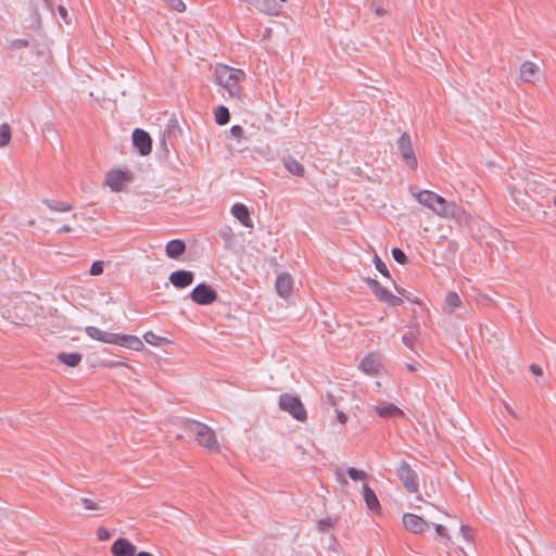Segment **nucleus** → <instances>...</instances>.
I'll return each mask as SVG.
<instances>
[{"label": "nucleus", "mask_w": 556, "mask_h": 556, "mask_svg": "<svg viewBox=\"0 0 556 556\" xmlns=\"http://www.w3.org/2000/svg\"><path fill=\"white\" fill-rule=\"evenodd\" d=\"M0 305L5 308L8 317L16 325L31 326L40 317L43 307L39 298L30 292L12 293L0 298Z\"/></svg>", "instance_id": "obj_1"}, {"label": "nucleus", "mask_w": 556, "mask_h": 556, "mask_svg": "<svg viewBox=\"0 0 556 556\" xmlns=\"http://www.w3.org/2000/svg\"><path fill=\"white\" fill-rule=\"evenodd\" d=\"M419 204L429 208L434 215L444 219H457L466 215L465 210L457 206L455 202L447 201L442 195L431 190H420L414 193Z\"/></svg>", "instance_id": "obj_2"}, {"label": "nucleus", "mask_w": 556, "mask_h": 556, "mask_svg": "<svg viewBox=\"0 0 556 556\" xmlns=\"http://www.w3.org/2000/svg\"><path fill=\"white\" fill-rule=\"evenodd\" d=\"M215 83L222 86L229 97L240 99L241 87L240 80L243 78L244 73L241 70L232 68L225 64H218L214 71Z\"/></svg>", "instance_id": "obj_3"}, {"label": "nucleus", "mask_w": 556, "mask_h": 556, "mask_svg": "<svg viewBox=\"0 0 556 556\" xmlns=\"http://www.w3.org/2000/svg\"><path fill=\"white\" fill-rule=\"evenodd\" d=\"M525 190L522 191L518 186L513 185L508 187V192L513 202L521 210H529V203L525 195L530 193L542 194L545 192V185L534 174H528L525 177Z\"/></svg>", "instance_id": "obj_4"}, {"label": "nucleus", "mask_w": 556, "mask_h": 556, "mask_svg": "<svg viewBox=\"0 0 556 556\" xmlns=\"http://www.w3.org/2000/svg\"><path fill=\"white\" fill-rule=\"evenodd\" d=\"M186 428L200 446L211 453L220 452V444L215 431L211 427L199 421H188Z\"/></svg>", "instance_id": "obj_5"}, {"label": "nucleus", "mask_w": 556, "mask_h": 556, "mask_svg": "<svg viewBox=\"0 0 556 556\" xmlns=\"http://www.w3.org/2000/svg\"><path fill=\"white\" fill-rule=\"evenodd\" d=\"M135 175L130 169L112 168L104 179V185L113 192H123L132 182Z\"/></svg>", "instance_id": "obj_6"}, {"label": "nucleus", "mask_w": 556, "mask_h": 556, "mask_svg": "<svg viewBox=\"0 0 556 556\" xmlns=\"http://www.w3.org/2000/svg\"><path fill=\"white\" fill-rule=\"evenodd\" d=\"M395 473L406 492L413 494L419 493V478L409 464L400 462L395 467Z\"/></svg>", "instance_id": "obj_7"}, {"label": "nucleus", "mask_w": 556, "mask_h": 556, "mask_svg": "<svg viewBox=\"0 0 556 556\" xmlns=\"http://www.w3.org/2000/svg\"><path fill=\"white\" fill-rule=\"evenodd\" d=\"M279 407L299 421H305L307 418V413L302 401L295 395L288 393L280 395Z\"/></svg>", "instance_id": "obj_8"}, {"label": "nucleus", "mask_w": 556, "mask_h": 556, "mask_svg": "<svg viewBox=\"0 0 556 556\" xmlns=\"http://www.w3.org/2000/svg\"><path fill=\"white\" fill-rule=\"evenodd\" d=\"M365 281L370 287L372 293L379 301L384 302L390 306H399L403 303L401 296L392 294L383 286H381L378 280L366 278Z\"/></svg>", "instance_id": "obj_9"}, {"label": "nucleus", "mask_w": 556, "mask_h": 556, "mask_svg": "<svg viewBox=\"0 0 556 556\" xmlns=\"http://www.w3.org/2000/svg\"><path fill=\"white\" fill-rule=\"evenodd\" d=\"M31 326L40 336L56 333L62 329L61 318L56 315L50 314L49 316H41L36 318Z\"/></svg>", "instance_id": "obj_10"}, {"label": "nucleus", "mask_w": 556, "mask_h": 556, "mask_svg": "<svg viewBox=\"0 0 556 556\" xmlns=\"http://www.w3.org/2000/svg\"><path fill=\"white\" fill-rule=\"evenodd\" d=\"M190 296L199 305H210L217 300L216 291L205 283L198 285L190 293Z\"/></svg>", "instance_id": "obj_11"}, {"label": "nucleus", "mask_w": 556, "mask_h": 556, "mask_svg": "<svg viewBox=\"0 0 556 556\" xmlns=\"http://www.w3.org/2000/svg\"><path fill=\"white\" fill-rule=\"evenodd\" d=\"M397 147L406 165L409 168L415 169L417 167V159L408 134L405 132L399 138Z\"/></svg>", "instance_id": "obj_12"}, {"label": "nucleus", "mask_w": 556, "mask_h": 556, "mask_svg": "<svg viewBox=\"0 0 556 556\" xmlns=\"http://www.w3.org/2000/svg\"><path fill=\"white\" fill-rule=\"evenodd\" d=\"M402 522L404 528L414 534H421L429 530V523L415 514L405 513L402 516Z\"/></svg>", "instance_id": "obj_13"}, {"label": "nucleus", "mask_w": 556, "mask_h": 556, "mask_svg": "<svg viewBox=\"0 0 556 556\" xmlns=\"http://www.w3.org/2000/svg\"><path fill=\"white\" fill-rule=\"evenodd\" d=\"M132 143L143 156L152 151V139L143 129L137 128L132 132Z\"/></svg>", "instance_id": "obj_14"}, {"label": "nucleus", "mask_w": 556, "mask_h": 556, "mask_svg": "<svg viewBox=\"0 0 556 556\" xmlns=\"http://www.w3.org/2000/svg\"><path fill=\"white\" fill-rule=\"evenodd\" d=\"M375 412L383 419H396L404 417V412L393 403L381 402L374 406Z\"/></svg>", "instance_id": "obj_15"}, {"label": "nucleus", "mask_w": 556, "mask_h": 556, "mask_svg": "<svg viewBox=\"0 0 556 556\" xmlns=\"http://www.w3.org/2000/svg\"><path fill=\"white\" fill-rule=\"evenodd\" d=\"M361 369L369 376H376L380 372L381 361L377 353H370L363 358L359 365Z\"/></svg>", "instance_id": "obj_16"}, {"label": "nucleus", "mask_w": 556, "mask_h": 556, "mask_svg": "<svg viewBox=\"0 0 556 556\" xmlns=\"http://www.w3.org/2000/svg\"><path fill=\"white\" fill-rule=\"evenodd\" d=\"M114 556H136V546L127 539H117L111 547Z\"/></svg>", "instance_id": "obj_17"}, {"label": "nucleus", "mask_w": 556, "mask_h": 556, "mask_svg": "<svg viewBox=\"0 0 556 556\" xmlns=\"http://www.w3.org/2000/svg\"><path fill=\"white\" fill-rule=\"evenodd\" d=\"M540 66L533 62H523L520 66V79L526 83H534L540 78Z\"/></svg>", "instance_id": "obj_18"}, {"label": "nucleus", "mask_w": 556, "mask_h": 556, "mask_svg": "<svg viewBox=\"0 0 556 556\" xmlns=\"http://www.w3.org/2000/svg\"><path fill=\"white\" fill-rule=\"evenodd\" d=\"M193 279L194 275L189 270H176L169 275L170 283L178 289L189 287L193 282Z\"/></svg>", "instance_id": "obj_19"}, {"label": "nucleus", "mask_w": 556, "mask_h": 556, "mask_svg": "<svg viewBox=\"0 0 556 556\" xmlns=\"http://www.w3.org/2000/svg\"><path fill=\"white\" fill-rule=\"evenodd\" d=\"M231 214L232 216L239 220V223L247 227V228H253V222L250 217V211L245 204L242 203H236L231 206Z\"/></svg>", "instance_id": "obj_20"}, {"label": "nucleus", "mask_w": 556, "mask_h": 556, "mask_svg": "<svg viewBox=\"0 0 556 556\" xmlns=\"http://www.w3.org/2000/svg\"><path fill=\"white\" fill-rule=\"evenodd\" d=\"M293 289V279L289 274H280L276 279V290L281 298H289Z\"/></svg>", "instance_id": "obj_21"}, {"label": "nucleus", "mask_w": 556, "mask_h": 556, "mask_svg": "<svg viewBox=\"0 0 556 556\" xmlns=\"http://www.w3.org/2000/svg\"><path fill=\"white\" fill-rule=\"evenodd\" d=\"M363 496L368 509L379 514L381 506L375 491L368 485H363Z\"/></svg>", "instance_id": "obj_22"}, {"label": "nucleus", "mask_w": 556, "mask_h": 556, "mask_svg": "<svg viewBox=\"0 0 556 556\" xmlns=\"http://www.w3.org/2000/svg\"><path fill=\"white\" fill-rule=\"evenodd\" d=\"M186 251V244L184 241L175 239L167 242L165 252L170 258H177L182 255Z\"/></svg>", "instance_id": "obj_23"}, {"label": "nucleus", "mask_w": 556, "mask_h": 556, "mask_svg": "<svg viewBox=\"0 0 556 556\" xmlns=\"http://www.w3.org/2000/svg\"><path fill=\"white\" fill-rule=\"evenodd\" d=\"M85 331L88 334V337H90L93 340H97V341H100L103 343H108V344L110 343L112 332L104 331V330H102L98 327H93V326H88L85 329Z\"/></svg>", "instance_id": "obj_24"}, {"label": "nucleus", "mask_w": 556, "mask_h": 556, "mask_svg": "<svg viewBox=\"0 0 556 556\" xmlns=\"http://www.w3.org/2000/svg\"><path fill=\"white\" fill-rule=\"evenodd\" d=\"M143 340L152 345V346H162L164 344H169L172 343L169 339L165 338V337H161L156 333H154L153 331H147L144 332L143 334Z\"/></svg>", "instance_id": "obj_25"}, {"label": "nucleus", "mask_w": 556, "mask_h": 556, "mask_svg": "<svg viewBox=\"0 0 556 556\" xmlns=\"http://www.w3.org/2000/svg\"><path fill=\"white\" fill-rule=\"evenodd\" d=\"M81 355L79 353H60L58 359L68 367H76L81 362Z\"/></svg>", "instance_id": "obj_26"}, {"label": "nucleus", "mask_w": 556, "mask_h": 556, "mask_svg": "<svg viewBox=\"0 0 556 556\" xmlns=\"http://www.w3.org/2000/svg\"><path fill=\"white\" fill-rule=\"evenodd\" d=\"M460 304H462L460 298L456 292H454V291L447 292L445 295L444 312L451 314V313H453V311L455 308L459 307Z\"/></svg>", "instance_id": "obj_27"}, {"label": "nucleus", "mask_w": 556, "mask_h": 556, "mask_svg": "<svg viewBox=\"0 0 556 556\" xmlns=\"http://www.w3.org/2000/svg\"><path fill=\"white\" fill-rule=\"evenodd\" d=\"M283 164H285L286 169L290 174L300 176V177L304 175L305 170H304L303 165L300 162H298L295 159L288 157L283 161Z\"/></svg>", "instance_id": "obj_28"}, {"label": "nucleus", "mask_w": 556, "mask_h": 556, "mask_svg": "<svg viewBox=\"0 0 556 556\" xmlns=\"http://www.w3.org/2000/svg\"><path fill=\"white\" fill-rule=\"evenodd\" d=\"M214 116H215V122L218 125H226L230 119V114H229L228 109L223 105L218 106L215 110Z\"/></svg>", "instance_id": "obj_29"}, {"label": "nucleus", "mask_w": 556, "mask_h": 556, "mask_svg": "<svg viewBox=\"0 0 556 556\" xmlns=\"http://www.w3.org/2000/svg\"><path fill=\"white\" fill-rule=\"evenodd\" d=\"M11 127L9 124L4 123L0 125V148L8 146L11 141Z\"/></svg>", "instance_id": "obj_30"}, {"label": "nucleus", "mask_w": 556, "mask_h": 556, "mask_svg": "<svg viewBox=\"0 0 556 556\" xmlns=\"http://www.w3.org/2000/svg\"><path fill=\"white\" fill-rule=\"evenodd\" d=\"M46 205L53 212H70L73 206L65 202L46 201Z\"/></svg>", "instance_id": "obj_31"}, {"label": "nucleus", "mask_w": 556, "mask_h": 556, "mask_svg": "<svg viewBox=\"0 0 556 556\" xmlns=\"http://www.w3.org/2000/svg\"><path fill=\"white\" fill-rule=\"evenodd\" d=\"M126 348L137 351V352H140L144 349V344H143L142 339H140L139 337L129 334Z\"/></svg>", "instance_id": "obj_32"}, {"label": "nucleus", "mask_w": 556, "mask_h": 556, "mask_svg": "<svg viewBox=\"0 0 556 556\" xmlns=\"http://www.w3.org/2000/svg\"><path fill=\"white\" fill-rule=\"evenodd\" d=\"M126 348L137 351V352H140L144 349V344H143L142 339H140L139 337L129 334Z\"/></svg>", "instance_id": "obj_33"}, {"label": "nucleus", "mask_w": 556, "mask_h": 556, "mask_svg": "<svg viewBox=\"0 0 556 556\" xmlns=\"http://www.w3.org/2000/svg\"><path fill=\"white\" fill-rule=\"evenodd\" d=\"M439 488H440L439 479H430L428 485H426L425 495L427 497H432V496L437 495Z\"/></svg>", "instance_id": "obj_34"}, {"label": "nucleus", "mask_w": 556, "mask_h": 556, "mask_svg": "<svg viewBox=\"0 0 556 556\" xmlns=\"http://www.w3.org/2000/svg\"><path fill=\"white\" fill-rule=\"evenodd\" d=\"M129 334L122 333H113L111 334V340L109 344H115L119 346L126 348Z\"/></svg>", "instance_id": "obj_35"}, {"label": "nucleus", "mask_w": 556, "mask_h": 556, "mask_svg": "<svg viewBox=\"0 0 556 556\" xmlns=\"http://www.w3.org/2000/svg\"><path fill=\"white\" fill-rule=\"evenodd\" d=\"M435 532L438 539L443 542L444 544H447L451 542V536L447 532V529L442 525H435Z\"/></svg>", "instance_id": "obj_36"}, {"label": "nucleus", "mask_w": 556, "mask_h": 556, "mask_svg": "<svg viewBox=\"0 0 556 556\" xmlns=\"http://www.w3.org/2000/svg\"><path fill=\"white\" fill-rule=\"evenodd\" d=\"M349 477L354 481H364L367 479V473L364 470L356 469V468H349L348 469Z\"/></svg>", "instance_id": "obj_37"}, {"label": "nucleus", "mask_w": 556, "mask_h": 556, "mask_svg": "<svg viewBox=\"0 0 556 556\" xmlns=\"http://www.w3.org/2000/svg\"><path fill=\"white\" fill-rule=\"evenodd\" d=\"M172 10L182 13L186 11V4L182 0H163Z\"/></svg>", "instance_id": "obj_38"}, {"label": "nucleus", "mask_w": 556, "mask_h": 556, "mask_svg": "<svg viewBox=\"0 0 556 556\" xmlns=\"http://www.w3.org/2000/svg\"><path fill=\"white\" fill-rule=\"evenodd\" d=\"M374 263L379 273H381L384 277H390V273L386 263L378 255H375Z\"/></svg>", "instance_id": "obj_39"}, {"label": "nucleus", "mask_w": 556, "mask_h": 556, "mask_svg": "<svg viewBox=\"0 0 556 556\" xmlns=\"http://www.w3.org/2000/svg\"><path fill=\"white\" fill-rule=\"evenodd\" d=\"M104 271V262L103 261H96L92 263L90 267V275L91 276H100Z\"/></svg>", "instance_id": "obj_40"}, {"label": "nucleus", "mask_w": 556, "mask_h": 556, "mask_svg": "<svg viewBox=\"0 0 556 556\" xmlns=\"http://www.w3.org/2000/svg\"><path fill=\"white\" fill-rule=\"evenodd\" d=\"M230 134L235 139L240 140L244 138L245 131L242 126L233 125L230 128Z\"/></svg>", "instance_id": "obj_41"}, {"label": "nucleus", "mask_w": 556, "mask_h": 556, "mask_svg": "<svg viewBox=\"0 0 556 556\" xmlns=\"http://www.w3.org/2000/svg\"><path fill=\"white\" fill-rule=\"evenodd\" d=\"M392 256L393 258L400 263V264H405L407 262V256L405 255V253L399 249V248H394L392 250Z\"/></svg>", "instance_id": "obj_42"}, {"label": "nucleus", "mask_w": 556, "mask_h": 556, "mask_svg": "<svg viewBox=\"0 0 556 556\" xmlns=\"http://www.w3.org/2000/svg\"><path fill=\"white\" fill-rule=\"evenodd\" d=\"M503 405H504L505 410H506V412H507L511 417H514L515 419H519V415L516 413V410L513 408V406H511L509 403L504 402V403H503Z\"/></svg>", "instance_id": "obj_43"}, {"label": "nucleus", "mask_w": 556, "mask_h": 556, "mask_svg": "<svg viewBox=\"0 0 556 556\" xmlns=\"http://www.w3.org/2000/svg\"><path fill=\"white\" fill-rule=\"evenodd\" d=\"M460 530H462L463 536L466 541L472 540V533H471V529L469 527L462 526Z\"/></svg>", "instance_id": "obj_44"}, {"label": "nucleus", "mask_w": 556, "mask_h": 556, "mask_svg": "<svg viewBox=\"0 0 556 556\" xmlns=\"http://www.w3.org/2000/svg\"><path fill=\"white\" fill-rule=\"evenodd\" d=\"M371 9L378 16H382L386 14V10L383 9V7L380 4H376L375 2L371 3Z\"/></svg>", "instance_id": "obj_45"}, {"label": "nucleus", "mask_w": 556, "mask_h": 556, "mask_svg": "<svg viewBox=\"0 0 556 556\" xmlns=\"http://www.w3.org/2000/svg\"><path fill=\"white\" fill-rule=\"evenodd\" d=\"M530 370L533 375L535 376H542L543 375V369L541 366L536 365V364H532L530 366Z\"/></svg>", "instance_id": "obj_46"}, {"label": "nucleus", "mask_w": 556, "mask_h": 556, "mask_svg": "<svg viewBox=\"0 0 556 556\" xmlns=\"http://www.w3.org/2000/svg\"><path fill=\"white\" fill-rule=\"evenodd\" d=\"M337 419L340 424L344 425L348 421V416L343 412L337 410Z\"/></svg>", "instance_id": "obj_47"}, {"label": "nucleus", "mask_w": 556, "mask_h": 556, "mask_svg": "<svg viewBox=\"0 0 556 556\" xmlns=\"http://www.w3.org/2000/svg\"><path fill=\"white\" fill-rule=\"evenodd\" d=\"M58 11H59V14L60 16L66 22H67V10L63 7V5H59L58 8Z\"/></svg>", "instance_id": "obj_48"}, {"label": "nucleus", "mask_w": 556, "mask_h": 556, "mask_svg": "<svg viewBox=\"0 0 556 556\" xmlns=\"http://www.w3.org/2000/svg\"><path fill=\"white\" fill-rule=\"evenodd\" d=\"M72 230H73V227L71 225L66 224V225H63L60 228H58L56 231L59 233H67V232H71Z\"/></svg>", "instance_id": "obj_49"}, {"label": "nucleus", "mask_w": 556, "mask_h": 556, "mask_svg": "<svg viewBox=\"0 0 556 556\" xmlns=\"http://www.w3.org/2000/svg\"><path fill=\"white\" fill-rule=\"evenodd\" d=\"M406 368L412 371V372H415L419 369V364L418 363H407L406 364Z\"/></svg>", "instance_id": "obj_50"}, {"label": "nucleus", "mask_w": 556, "mask_h": 556, "mask_svg": "<svg viewBox=\"0 0 556 556\" xmlns=\"http://www.w3.org/2000/svg\"><path fill=\"white\" fill-rule=\"evenodd\" d=\"M109 535L110 534H109V532L105 529H100L98 531V536H99L100 540H106V539H109Z\"/></svg>", "instance_id": "obj_51"}, {"label": "nucleus", "mask_w": 556, "mask_h": 556, "mask_svg": "<svg viewBox=\"0 0 556 556\" xmlns=\"http://www.w3.org/2000/svg\"><path fill=\"white\" fill-rule=\"evenodd\" d=\"M136 556H154V555H152V554H151V553H149V552H140V553H138Z\"/></svg>", "instance_id": "obj_52"}, {"label": "nucleus", "mask_w": 556, "mask_h": 556, "mask_svg": "<svg viewBox=\"0 0 556 556\" xmlns=\"http://www.w3.org/2000/svg\"><path fill=\"white\" fill-rule=\"evenodd\" d=\"M86 507L89 508V509H96V506L93 504H91V502L89 501H86Z\"/></svg>", "instance_id": "obj_53"}, {"label": "nucleus", "mask_w": 556, "mask_h": 556, "mask_svg": "<svg viewBox=\"0 0 556 556\" xmlns=\"http://www.w3.org/2000/svg\"><path fill=\"white\" fill-rule=\"evenodd\" d=\"M397 292H399V294H401V295H404V294H405V290H404V289H397Z\"/></svg>", "instance_id": "obj_54"}, {"label": "nucleus", "mask_w": 556, "mask_h": 556, "mask_svg": "<svg viewBox=\"0 0 556 556\" xmlns=\"http://www.w3.org/2000/svg\"><path fill=\"white\" fill-rule=\"evenodd\" d=\"M403 341L405 344L409 345L408 339H406V337H403Z\"/></svg>", "instance_id": "obj_55"}, {"label": "nucleus", "mask_w": 556, "mask_h": 556, "mask_svg": "<svg viewBox=\"0 0 556 556\" xmlns=\"http://www.w3.org/2000/svg\"><path fill=\"white\" fill-rule=\"evenodd\" d=\"M72 220H76V215H72Z\"/></svg>", "instance_id": "obj_56"}, {"label": "nucleus", "mask_w": 556, "mask_h": 556, "mask_svg": "<svg viewBox=\"0 0 556 556\" xmlns=\"http://www.w3.org/2000/svg\"><path fill=\"white\" fill-rule=\"evenodd\" d=\"M418 501H422V497L420 495H417Z\"/></svg>", "instance_id": "obj_57"}, {"label": "nucleus", "mask_w": 556, "mask_h": 556, "mask_svg": "<svg viewBox=\"0 0 556 556\" xmlns=\"http://www.w3.org/2000/svg\"><path fill=\"white\" fill-rule=\"evenodd\" d=\"M554 205H555V207H556V198L554 199Z\"/></svg>", "instance_id": "obj_58"}]
</instances>
